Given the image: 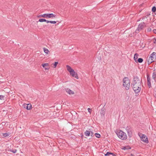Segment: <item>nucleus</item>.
I'll return each mask as SVG.
<instances>
[{"label":"nucleus","instance_id":"obj_1","mask_svg":"<svg viewBox=\"0 0 156 156\" xmlns=\"http://www.w3.org/2000/svg\"><path fill=\"white\" fill-rule=\"evenodd\" d=\"M142 83V79L140 80L139 78L137 76H134L131 87L135 93L138 94L140 91L141 89V84Z\"/></svg>","mask_w":156,"mask_h":156},{"label":"nucleus","instance_id":"obj_2","mask_svg":"<svg viewBox=\"0 0 156 156\" xmlns=\"http://www.w3.org/2000/svg\"><path fill=\"white\" fill-rule=\"evenodd\" d=\"M116 133L118 136L122 140H125L127 139V136L126 133L122 130L117 131Z\"/></svg>","mask_w":156,"mask_h":156},{"label":"nucleus","instance_id":"obj_3","mask_svg":"<svg viewBox=\"0 0 156 156\" xmlns=\"http://www.w3.org/2000/svg\"><path fill=\"white\" fill-rule=\"evenodd\" d=\"M123 86L125 87L126 90L129 89L130 86V80L128 77H125L123 79Z\"/></svg>","mask_w":156,"mask_h":156},{"label":"nucleus","instance_id":"obj_4","mask_svg":"<svg viewBox=\"0 0 156 156\" xmlns=\"http://www.w3.org/2000/svg\"><path fill=\"white\" fill-rule=\"evenodd\" d=\"M138 135L140 137V140L141 141L146 144H147L148 143V139L145 135L142 134L140 133H138Z\"/></svg>","mask_w":156,"mask_h":156},{"label":"nucleus","instance_id":"obj_5","mask_svg":"<svg viewBox=\"0 0 156 156\" xmlns=\"http://www.w3.org/2000/svg\"><path fill=\"white\" fill-rule=\"evenodd\" d=\"M145 24V23L144 22L140 23L138 26V27L137 28L135 32L136 33H138L140 30H142L144 28V25Z\"/></svg>","mask_w":156,"mask_h":156},{"label":"nucleus","instance_id":"obj_6","mask_svg":"<svg viewBox=\"0 0 156 156\" xmlns=\"http://www.w3.org/2000/svg\"><path fill=\"white\" fill-rule=\"evenodd\" d=\"M126 129L127 131L128 136L129 137H131L132 136V130L131 127L130 126H127Z\"/></svg>","mask_w":156,"mask_h":156},{"label":"nucleus","instance_id":"obj_7","mask_svg":"<svg viewBox=\"0 0 156 156\" xmlns=\"http://www.w3.org/2000/svg\"><path fill=\"white\" fill-rule=\"evenodd\" d=\"M105 105H105L101 109V111H100V114L101 115V116L102 117H103L105 116V108H104V107Z\"/></svg>","mask_w":156,"mask_h":156},{"label":"nucleus","instance_id":"obj_8","mask_svg":"<svg viewBox=\"0 0 156 156\" xmlns=\"http://www.w3.org/2000/svg\"><path fill=\"white\" fill-rule=\"evenodd\" d=\"M147 84L149 88L151 87V79L149 75L148 74L147 75Z\"/></svg>","mask_w":156,"mask_h":156},{"label":"nucleus","instance_id":"obj_9","mask_svg":"<svg viewBox=\"0 0 156 156\" xmlns=\"http://www.w3.org/2000/svg\"><path fill=\"white\" fill-rule=\"evenodd\" d=\"M23 106L24 108L28 110H30L32 108V105L30 104H24Z\"/></svg>","mask_w":156,"mask_h":156},{"label":"nucleus","instance_id":"obj_10","mask_svg":"<svg viewBox=\"0 0 156 156\" xmlns=\"http://www.w3.org/2000/svg\"><path fill=\"white\" fill-rule=\"evenodd\" d=\"M70 74L72 75V76L75 77L77 79H78V75L77 73H76L74 70L71 71L70 72Z\"/></svg>","mask_w":156,"mask_h":156},{"label":"nucleus","instance_id":"obj_11","mask_svg":"<svg viewBox=\"0 0 156 156\" xmlns=\"http://www.w3.org/2000/svg\"><path fill=\"white\" fill-rule=\"evenodd\" d=\"M47 18H55L56 15L53 13H47Z\"/></svg>","mask_w":156,"mask_h":156},{"label":"nucleus","instance_id":"obj_12","mask_svg":"<svg viewBox=\"0 0 156 156\" xmlns=\"http://www.w3.org/2000/svg\"><path fill=\"white\" fill-rule=\"evenodd\" d=\"M66 92L69 94H74V93L73 91L69 88H67L66 89Z\"/></svg>","mask_w":156,"mask_h":156},{"label":"nucleus","instance_id":"obj_13","mask_svg":"<svg viewBox=\"0 0 156 156\" xmlns=\"http://www.w3.org/2000/svg\"><path fill=\"white\" fill-rule=\"evenodd\" d=\"M104 154V155L105 156H109L110 155H112V156H116L114 154V153L110 152H107L106 154Z\"/></svg>","mask_w":156,"mask_h":156},{"label":"nucleus","instance_id":"obj_14","mask_svg":"<svg viewBox=\"0 0 156 156\" xmlns=\"http://www.w3.org/2000/svg\"><path fill=\"white\" fill-rule=\"evenodd\" d=\"M143 61V59L141 58H139L138 59H137L136 60H135V62L136 63H142Z\"/></svg>","mask_w":156,"mask_h":156},{"label":"nucleus","instance_id":"obj_15","mask_svg":"<svg viewBox=\"0 0 156 156\" xmlns=\"http://www.w3.org/2000/svg\"><path fill=\"white\" fill-rule=\"evenodd\" d=\"M130 149L131 147L130 146H128L123 147L122 148V149L125 151L128 150Z\"/></svg>","mask_w":156,"mask_h":156},{"label":"nucleus","instance_id":"obj_16","mask_svg":"<svg viewBox=\"0 0 156 156\" xmlns=\"http://www.w3.org/2000/svg\"><path fill=\"white\" fill-rule=\"evenodd\" d=\"M48 64L46 63H44L42 64V66L44 67L45 70L48 69L49 68L46 67V66H48Z\"/></svg>","mask_w":156,"mask_h":156},{"label":"nucleus","instance_id":"obj_17","mask_svg":"<svg viewBox=\"0 0 156 156\" xmlns=\"http://www.w3.org/2000/svg\"><path fill=\"white\" fill-rule=\"evenodd\" d=\"M38 17L39 18L43 17V18H47V13L40 15L38 16Z\"/></svg>","mask_w":156,"mask_h":156},{"label":"nucleus","instance_id":"obj_18","mask_svg":"<svg viewBox=\"0 0 156 156\" xmlns=\"http://www.w3.org/2000/svg\"><path fill=\"white\" fill-rule=\"evenodd\" d=\"M154 56L155 58H156V53L155 52H153L150 56V58L153 59V56Z\"/></svg>","mask_w":156,"mask_h":156},{"label":"nucleus","instance_id":"obj_19","mask_svg":"<svg viewBox=\"0 0 156 156\" xmlns=\"http://www.w3.org/2000/svg\"><path fill=\"white\" fill-rule=\"evenodd\" d=\"M66 68L68 71L70 73L71 71H72L73 69L69 65H67L66 66Z\"/></svg>","mask_w":156,"mask_h":156},{"label":"nucleus","instance_id":"obj_20","mask_svg":"<svg viewBox=\"0 0 156 156\" xmlns=\"http://www.w3.org/2000/svg\"><path fill=\"white\" fill-rule=\"evenodd\" d=\"M84 133L86 136H89L90 135V131L88 130H86Z\"/></svg>","mask_w":156,"mask_h":156},{"label":"nucleus","instance_id":"obj_21","mask_svg":"<svg viewBox=\"0 0 156 156\" xmlns=\"http://www.w3.org/2000/svg\"><path fill=\"white\" fill-rule=\"evenodd\" d=\"M10 133H2V136L4 137L8 136L10 135Z\"/></svg>","mask_w":156,"mask_h":156},{"label":"nucleus","instance_id":"obj_22","mask_svg":"<svg viewBox=\"0 0 156 156\" xmlns=\"http://www.w3.org/2000/svg\"><path fill=\"white\" fill-rule=\"evenodd\" d=\"M48 20H46L45 19H39V21L40 22H46L47 23V21Z\"/></svg>","mask_w":156,"mask_h":156},{"label":"nucleus","instance_id":"obj_23","mask_svg":"<svg viewBox=\"0 0 156 156\" xmlns=\"http://www.w3.org/2000/svg\"><path fill=\"white\" fill-rule=\"evenodd\" d=\"M139 55L137 53H135L134 55V60L135 61V60H136L138 58V57Z\"/></svg>","mask_w":156,"mask_h":156},{"label":"nucleus","instance_id":"obj_24","mask_svg":"<svg viewBox=\"0 0 156 156\" xmlns=\"http://www.w3.org/2000/svg\"><path fill=\"white\" fill-rule=\"evenodd\" d=\"M153 62H154V61L153 60V59L151 58V59H149L147 61L148 64L149 65Z\"/></svg>","mask_w":156,"mask_h":156},{"label":"nucleus","instance_id":"obj_25","mask_svg":"<svg viewBox=\"0 0 156 156\" xmlns=\"http://www.w3.org/2000/svg\"><path fill=\"white\" fill-rule=\"evenodd\" d=\"M57 21H49L48 20L47 21V23H50L51 24H55L56 23Z\"/></svg>","mask_w":156,"mask_h":156},{"label":"nucleus","instance_id":"obj_26","mask_svg":"<svg viewBox=\"0 0 156 156\" xmlns=\"http://www.w3.org/2000/svg\"><path fill=\"white\" fill-rule=\"evenodd\" d=\"M43 49L44 52L46 54H48V52H49V50L47 48H43Z\"/></svg>","mask_w":156,"mask_h":156},{"label":"nucleus","instance_id":"obj_27","mask_svg":"<svg viewBox=\"0 0 156 156\" xmlns=\"http://www.w3.org/2000/svg\"><path fill=\"white\" fill-rule=\"evenodd\" d=\"M94 135L96 137H97L98 138H99L101 137V135L99 133H95V134H94Z\"/></svg>","mask_w":156,"mask_h":156},{"label":"nucleus","instance_id":"obj_28","mask_svg":"<svg viewBox=\"0 0 156 156\" xmlns=\"http://www.w3.org/2000/svg\"><path fill=\"white\" fill-rule=\"evenodd\" d=\"M152 11L153 12H156V7L155 6H154L152 8Z\"/></svg>","mask_w":156,"mask_h":156},{"label":"nucleus","instance_id":"obj_29","mask_svg":"<svg viewBox=\"0 0 156 156\" xmlns=\"http://www.w3.org/2000/svg\"><path fill=\"white\" fill-rule=\"evenodd\" d=\"M156 75L155 73H153L152 74V78L153 79L155 80L156 79Z\"/></svg>","mask_w":156,"mask_h":156},{"label":"nucleus","instance_id":"obj_30","mask_svg":"<svg viewBox=\"0 0 156 156\" xmlns=\"http://www.w3.org/2000/svg\"><path fill=\"white\" fill-rule=\"evenodd\" d=\"M5 96L4 95H0V99L1 100H4V99Z\"/></svg>","mask_w":156,"mask_h":156},{"label":"nucleus","instance_id":"obj_31","mask_svg":"<svg viewBox=\"0 0 156 156\" xmlns=\"http://www.w3.org/2000/svg\"><path fill=\"white\" fill-rule=\"evenodd\" d=\"M58 64V62H55V63L54 64V68H55L57 65Z\"/></svg>","mask_w":156,"mask_h":156},{"label":"nucleus","instance_id":"obj_32","mask_svg":"<svg viewBox=\"0 0 156 156\" xmlns=\"http://www.w3.org/2000/svg\"><path fill=\"white\" fill-rule=\"evenodd\" d=\"M90 135L91 136H94V133L92 131H90Z\"/></svg>","mask_w":156,"mask_h":156},{"label":"nucleus","instance_id":"obj_33","mask_svg":"<svg viewBox=\"0 0 156 156\" xmlns=\"http://www.w3.org/2000/svg\"><path fill=\"white\" fill-rule=\"evenodd\" d=\"M16 151L17 150L16 149L12 150V151H11L14 153H16Z\"/></svg>","mask_w":156,"mask_h":156},{"label":"nucleus","instance_id":"obj_34","mask_svg":"<svg viewBox=\"0 0 156 156\" xmlns=\"http://www.w3.org/2000/svg\"><path fill=\"white\" fill-rule=\"evenodd\" d=\"M87 110H88V112L90 113H91V109L89 108H88L87 109Z\"/></svg>","mask_w":156,"mask_h":156},{"label":"nucleus","instance_id":"obj_35","mask_svg":"<svg viewBox=\"0 0 156 156\" xmlns=\"http://www.w3.org/2000/svg\"><path fill=\"white\" fill-rule=\"evenodd\" d=\"M153 43L154 44L156 43V39H154V40Z\"/></svg>","mask_w":156,"mask_h":156},{"label":"nucleus","instance_id":"obj_36","mask_svg":"<svg viewBox=\"0 0 156 156\" xmlns=\"http://www.w3.org/2000/svg\"><path fill=\"white\" fill-rule=\"evenodd\" d=\"M80 135H81V137L82 139H83V133H81L80 134Z\"/></svg>","mask_w":156,"mask_h":156},{"label":"nucleus","instance_id":"obj_37","mask_svg":"<svg viewBox=\"0 0 156 156\" xmlns=\"http://www.w3.org/2000/svg\"><path fill=\"white\" fill-rule=\"evenodd\" d=\"M153 31H154V33H155L156 34V29H154L153 30Z\"/></svg>","mask_w":156,"mask_h":156},{"label":"nucleus","instance_id":"obj_38","mask_svg":"<svg viewBox=\"0 0 156 156\" xmlns=\"http://www.w3.org/2000/svg\"><path fill=\"white\" fill-rule=\"evenodd\" d=\"M47 26H48V25H44V28H45V27H47Z\"/></svg>","mask_w":156,"mask_h":156},{"label":"nucleus","instance_id":"obj_39","mask_svg":"<svg viewBox=\"0 0 156 156\" xmlns=\"http://www.w3.org/2000/svg\"><path fill=\"white\" fill-rule=\"evenodd\" d=\"M151 29H148V31H151Z\"/></svg>","mask_w":156,"mask_h":156},{"label":"nucleus","instance_id":"obj_40","mask_svg":"<svg viewBox=\"0 0 156 156\" xmlns=\"http://www.w3.org/2000/svg\"><path fill=\"white\" fill-rule=\"evenodd\" d=\"M100 155H102V156H103V154H100Z\"/></svg>","mask_w":156,"mask_h":156},{"label":"nucleus","instance_id":"obj_41","mask_svg":"<svg viewBox=\"0 0 156 156\" xmlns=\"http://www.w3.org/2000/svg\"><path fill=\"white\" fill-rule=\"evenodd\" d=\"M131 155H132H132H133V154H131Z\"/></svg>","mask_w":156,"mask_h":156},{"label":"nucleus","instance_id":"obj_42","mask_svg":"<svg viewBox=\"0 0 156 156\" xmlns=\"http://www.w3.org/2000/svg\"><path fill=\"white\" fill-rule=\"evenodd\" d=\"M156 12L155 13V14H156V12Z\"/></svg>","mask_w":156,"mask_h":156},{"label":"nucleus","instance_id":"obj_43","mask_svg":"<svg viewBox=\"0 0 156 156\" xmlns=\"http://www.w3.org/2000/svg\"><path fill=\"white\" fill-rule=\"evenodd\" d=\"M140 156V155H139V156Z\"/></svg>","mask_w":156,"mask_h":156}]
</instances>
